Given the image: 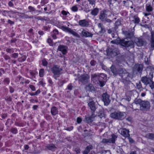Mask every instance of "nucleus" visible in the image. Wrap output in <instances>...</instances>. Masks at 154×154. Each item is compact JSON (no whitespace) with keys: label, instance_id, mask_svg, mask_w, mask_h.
Here are the masks:
<instances>
[{"label":"nucleus","instance_id":"f257e3e1","mask_svg":"<svg viewBox=\"0 0 154 154\" xmlns=\"http://www.w3.org/2000/svg\"><path fill=\"white\" fill-rule=\"evenodd\" d=\"M134 103L140 106V110L143 111H146L149 110L150 107V103L147 101H143L140 99H135Z\"/></svg>","mask_w":154,"mask_h":154},{"label":"nucleus","instance_id":"f03ea898","mask_svg":"<svg viewBox=\"0 0 154 154\" xmlns=\"http://www.w3.org/2000/svg\"><path fill=\"white\" fill-rule=\"evenodd\" d=\"M119 75L122 77L123 82L126 84L130 82L132 79L131 75L126 71H124L122 69H120L119 70Z\"/></svg>","mask_w":154,"mask_h":154},{"label":"nucleus","instance_id":"7ed1b4c3","mask_svg":"<svg viewBox=\"0 0 154 154\" xmlns=\"http://www.w3.org/2000/svg\"><path fill=\"white\" fill-rule=\"evenodd\" d=\"M126 116V114L125 112H114L110 114V116L112 118L120 120L123 119Z\"/></svg>","mask_w":154,"mask_h":154},{"label":"nucleus","instance_id":"20e7f679","mask_svg":"<svg viewBox=\"0 0 154 154\" xmlns=\"http://www.w3.org/2000/svg\"><path fill=\"white\" fill-rule=\"evenodd\" d=\"M106 52L107 55H110L112 57L115 56L119 53V51L116 48L112 49L109 48L106 50Z\"/></svg>","mask_w":154,"mask_h":154},{"label":"nucleus","instance_id":"39448f33","mask_svg":"<svg viewBox=\"0 0 154 154\" xmlns=\"http://www.w3.org/2000/svg\"><path fill=\"white\" fill-rule=\"evenodd\" d=\"M153 77V75L152 73H150L148 77H147L146 76L142 77L141 78V81L146 86L149 83V82H150Z\"/></svg>","mask_w":154,"mask_h":154},{"label":"nucleus","instance_id":"423d86ee","mask_svg":"<svg viewBox=\"0 0 154 154\" xmlns=\"http://www.w3.org/2000/svg\"><path fill=\"white\" fill-rule=\"evenodd\" d=\"M89 79V76L87 74L82 75L79 77V81L83 84H87Z\"/></svg>","mask_w":154,"mask_h":154},{"label":"nucleus","instance_id":"0eeeda50","mask_svg":"<svg viewBox=\"0 0 154 154\" xmlns=\"http://www.w3.org/2000/svg\"><path fill=\"white\" fill-rule=\"evenodd\" d=\"M61 29H62L63 31L65 32H68L77 37L79 38L80 37V36L78 34L73 31L69 27H65L64 26H62L61 27Z\"/></svg>","mask_w":154,"mask_h":154},{"label":"nucleus","instance_id":"6e6552de","mask_svg":"<svg viewBox=\"0 0 154 154\" xmlns=\"http://www.w3.org/2000/svg\"><path fill=\"white\" fill-rule=\"evenodd\" d=\"M103 100L104 102L105 105H108L110 102L109 96L107 93H104L102 95Z\"/></svg>","mask_w":154,"mask_h":154},{"label":"nucleus","instance_id":"1a4fd4ad","mask_svg":"<svg viewBox=\"0 0 154 154\" xmlns=\"http://www.w3.org/2000/svg\"><path fill=\"white\" fill-rule=\"evenodd\" d=\"M51 70L54 75H59L60 74V72L62 70V69L57 66H55L51 68Z\"/></svg>","mask_w":154,"mask_h":154},{"label":"nucleus","instance_id":"9d476101","mask_svg":"<svg viewBox=\"0 0 154 154\" xmlns=\"http://www.w3.org/2000/svg\"><path fill=\"white\" fill-rule=\"evenodd\" d=\"M118 131L119 133L125 137L130 136V134H129V131L128 130L125 128L120 129Z\"/></svg>","mask_w":154,"mask_h":154},{"label":"nucleus","instance_id":"9b49d317","mask_svg":"<svg viewBox=\"0 0 154 154\" xmlns=\"http://www.w3.org/2000/svg\"><path fill=\"white\" fill-rule=\"evenodd\" d=\"M88 105L92 112H94L96 108L95 103L92 99H89L88 102Z\"/></svg>","mask_w":154,"mask_h":154},{"label":"nucleus","instance_id":"f8f14e48","mask_svg":"<svg viewBox=\"0 0 154 154\" xmlns=\"http://www.w3.org/2000/svg\"><path fill=\"white\" fill-rule=\"evenodd\" d=\"M133 44L134 42L132 41H126L125 39H121V45L123 46L128 47L133 45Z\"/></svg>","mask_w":154,"mask_h":154},{"label":"nucleus","instance_id":"ddd939ff","mask_svg":"<svg viewBox=\"0 0 154 154\" xmlns=\"http://www.w3.org/2000/svg\"><path fill=\"white\" fill-rule=\"evenodd\" d=\"M66 49L67 47L66 46L60 45L59 46L58 50L61 51L63 54H65L67 53Z\"/></svg>","mask_w":154,"mask_h":154},{"label":"nucleus","instance_id":"4468645a","mask_svg":"<svg viewBox=\"0 0 154 154\" xmlns=\"http://www.w3.org/2000/svg\"><path fill=\"white\" fill-rule=\"evenodd\" d=\"M110 68L111 71L113 73L114 75L116 76L118 74H119V69L118 70H117L114 66L112 65V66L110 67Z\"/></svg>","mask_w":154,"mask_h":154},{"label":"nucleus","instance_id":"2eb2a0df","mask_svg":"<svg viewBox=\"0 0 154 154\" xmlns=\"http://www.w3.org/2000/svg\"><path fill=\"white\" fill-rule=\"evenodd\" d=\"M143 66L142 64H137L134 66V69L139 72H141L143 70Z\"/></svg>","mask_w":154,"mask_h":154},{"label":"nucleus","instance_id":"dca6fc26","mask_svg":"<svg viewBox=\"0 0 154 154\" xmlns=\"http://www.w3.org/2000/svg\"><path fill=\"white\" fill-rule=\"evenodd\" d=\"M135 42L138 46H141L145 44V42L142 39L139 38H136L135 39Z\"/></svg>","mask_w":154,"mask_h":154},{"label":"nucleus","instance_id":"f3484780","mask_svg":"<svg viewBox=\"0 0 154 154\" xmlns=\"http://www.w3.org/2000/svg\"><path fill=\"white\" fill-rule=\"evenodd\" d=\"M79 24L80 26L82 27H87L89 25L88 22L85 20H80Z\"/></svg>","mask_w":154,"mask_h":154},{"label":"nucleus","instance_id":"a211bd4d","mask_svg":"<svg viewBox=\"0 0 154 154\" xmlns=\"http://www.w3.org/2000/svg\"><path fill=\"white\" fill-rule=\"evenodd\" d=\"M103 76H104V75L103 74H101L100 75L94 74L92 75L91 78L93 79V81L97 79L100 80H101V78H103Z\"/></svg>","mask_w":154,"mask_h":154},{"label":"nucleus","instance_id":"6ab92c4d","mask_svg":"<svg viewBox=\"0 0 154 154\" xmlns=\"http://www.w3.org/2000/svg\"><path fill=\"white\" fill-rule=\"evenodd\" d=\"M46 147L48 150H51L52 151H54L55 150H56L57 149V147L53 144L47 145L46 146Z\"/></svg>","mask_w":154,"mask_h":154},{"label":"nucleus","instance_id":"aec40b11","mask_svg":"<svg viewBox=\"0 0 154 154\" xmlns=\"http://www.w3.org/2000/svg\"><path fill=\"white\" fill-rule=\"evenodd\" d=\"M106 11L104 10L101 11L100 13V15L99 17L100 19L102 21H104V20L106 17L107 14H106Z\"/></svg>","mask_w":154,"mask_h":154},{"label":"nucleus","instance_id":"412c9836","mask_svg":"<svg viewBox=\"0 0 154 154\" xmlns=\"http://www.w3.org/2000/svg\"><path fill=\"white\" fill-rule=\"evenodd\" d=\"M82 34L83 36L85 37H92L93 34L83 29L82 32Z\"/></svg>","mask_w":154,"mask_h":154},{"label":"nucleus","instance_id":"4be33fe9","mask_svg":"<svg viewBox=\"0 0 154 154\" xmlns=\"http://www.w3.org/2000/svg\"><path fill=\"white\" fill-rule=\"evenodd\" d=\"M131 20L135 23H138L140 22V19L137 16H134L131 18Z\"/></svg>","mask_w":154,"mask_h":154},{"label":"nucleus","instance_id":"5701e85b","mask_svg":"<svg viewBox=\"0 0 154 154\" xmlns=\"http://www.w3.org/2000/svg\"><path fill=\"white\" fill-rule=\"evenodd\" d=\"M85 88L86 90L88 91H92L95 90L94 86L91 84L87 85Z\"/></svg>","mask_w":154,"mask_h":154},{"label":"nucleus","instance_id":"b1692460","mask_svg":"<svg viewBox=\"0 0 154 154\" xmlns=\"http://www.w3.org/2000/svg\"><path fill=\"white\" fill-rule=\"evenodd\" d=\"M93 149V146L91 145H90L87 146L85 150L83 152V154H88L90 150L92 149Z\"/></svg>","mask_w":154,"mask_h":154},{"label":"nucleus","instance_id":"393cba45","mask_svg":"<svg viewBox=\"0 0 154 154\" xmlns=\"http://www.w3.org/2000/svg\"><path fill=\"white\" fill-rule=\"evenodd\" d=\"M124 33L125 34L127 38H131L134 35L133 33L130 31H125L124 32Z\"/></svg>","mask_w":154,"mask_h":154},{"label":"nucleus","instance_id":"a878e982","mask_svg":"<svg viewBox=\"0 0 154 154\" xmlns=\"http://www.w3.org/2000/svg\"><path fill=\"white\" fill-rule=\"evenodd\" d=\"M117 138V137L116 135L113 134L112 135V137L110 139H107L108 143H114L115 139Z\"/></svg>","mask_w":154,"mask_h":154},{"label":"nucleus","instance_id":"bb28decb","mask_svg":"<svg viewBox=\"0 0 154 154\" xmlns=\"http://www.w3.org/2000/svg\"><path fill=\"white\" fill-rule=\"evenodd\" d=\"M136 88L137 89L139 90L140 91H143V88L142 86L141 83L140 81H139L138 82L136 83Z\"/></svg>","mask_w":154,"mask_h":154},{"label":"nucleus","instance_id":"cd10ccee","mask_svg":"<svg viewBox=\"0 0 154 154\" xmlns=\"http://www.w3.org/2000/svg\"><path fill=\"white\" fill-rule=\"evenodd\" d=\"M58 111L57 109L55 106H54L51 109V112L53 115H55L58 113Z\"/></svg>","mask_w":154,"mask_h":154},{"label":"nucleus","instance_id":"c85d7f7f","mask_svg":"<svg viewBox=\"0 0 154 154\" xmlns=\"http://www.w3.org/2000/svg\"><path fill=\"white\" fill-rule=\"evenodd\" d=\"M99 12V9L97 8L94 9L91 12V14L92 15H96Z\"/></svg>","mask_w":154,"mask_h":154},{"label":"nucleus","instance_id":"c756f323","mask_svg":"<svg viewBox=\"0 0 154 154\" xmlns=\"http://www.w3.org/2000/svg\"><path fill=\"white\" fill-rule=\"evenodd\" d=\"M146 137L150 139H154V134L153 133H148L146 135Z\"/></svg>","mask_w":154,"mask_h":154},{"label":"nucleus","instance_id":"7c9ffc66","mask_svg":"<svg viewBox=\"0 0 154 154\" xmlns=\"http://www.w3.org/2000/svg\"><path fill=\"white\" fill-rule=\"evenodd\" d=\"M111 43L113 44H121V39L120 38H117L116 40H112Z\"/></svg>","mask_w":154,"mask_h":154},{"label":"nucleus","instance_id":"2f4dec72","mask_svg":"<svg viewBox=\"0 0 154 154\" xmlns=\"http://www.w3.org/2000/svg\"><path fill=\"white\" fill-rule=\"evenodd\" d=\"M151 47L152 49L151 50H152L154 49V36L152 34V37L151 38Z\"/></svg>","mask_w":154,"mask_h":154},{"label":"nucleus","instance_id":"473e14b6","mask_svg":"<svg viewBox=\"0 0 154 154\" xmlns=\"http://www.w3.org/2000/svg\"><path fill=\"white\" fill-rule=\"evenodd\" d=\"M26 57L25 56H22L20 58H19L18 59V60L19 62H23L26 59Z\"/></svg>","mask_w":154,"mask_h":154},{"label":"nucleus","instance_id":"72a5a7b5","mask_svg":"<svg viewBox=\"0 0 154 154\" xmlns=\"http://www.w3.org/2000/svg\"><path fill=\"white\" fill-rule=\"evenodd\" d=\"M152 8L150 5L146 6V10L148 12H151L152 11Z\"/></svg>","mask_w":154,"mask_h":154},{"label":"nucleus","instance_id":"f704fd0d","mask_svg":"<svg viewBox=\"0 0 154 154\" xmlns=\"http://www.w3.org/2000/svg\"><path fill=\"white\" fill-rule=\"evenodd\" d=\"M44 70L43 69H42L39 71V76L41 77H43L44 75Z\"/></svg>","mask_w":154,"mask_h":154},{"label":"nucleus","instance_id":"c9c22d12","mask_svg":"<svg viewBox=\"0 0 154 154\" xmlns=\"http://www.w3.org/2000/svg\"><path fill=\"white\" fill-rule=\"evenodd\" d=\"M149 86L152 89L154 88V82H153L152 80L149 82Z\"/></svg>","mask_w":154,"mask_h":154},{"label":"nucleus","instance_id":"e433bc0d","mask_svg":"<svg viewBox=\"0 0 154 154\" xmlns=\"http://www.w3.org/2000/svg\"><path fill=\"white\" fill-rule=\"evenodd\" d=\"M35 18L37 19L38 20H49V19L48 18H47L46 19H45V17L42 18V17H35Z\"/></svg>","mask_w":154,"mask_h":154},{"label":"nucleus","instance_id":"4c0bfd02","mask_svg":"<svg viewBox=\"0 0 154 154\" xmlns=\"http://www.w3.org/2000/svg\"><path fill=\"white\" fill-rule=\"evenodd\" d=\"M93 120L91 119L90 117L86 118V122L87 123H90L92 122Z\"/></svg>","mask_w":154,"mask_h":154},{"label":"nucleus","instance_id":"58836bf2","mask_svg":"<svg viewBox=\"0 0 154 154\" xmlns=\"http://www.w3.org/2000/svg\"><path fill=\"white\" fill-rule=\"evenodd\" d=\"M102 78H101V80H98V81L100 83V86L101 87L103 86L105 84V82L104 81H102Z\"/></svg>","mask_w":154,"mask_h":154},{"label":"nucleus","instance_id":"ea45409f","mask_svg":"<svg viewBox=\"0 0 154 154\" xmlns=\"http://www.w3.org/2000/svg\"><path fill=\"white\" fill-rule=\"evenodd\" d=\"M98 116H99L100 118L102 117H104L105 115L103 112H100L98 113Z\"/></svg>","mask_w":154,"mask_h":154},{"label":"nucleus","instance_id":"a19ab883","mask_svg":"<svg viewBox=\"0 0 154 154\" xmlns=\"http://www.w3.org/2000/svg\"><path fill=\"white\" fill-rule=\"evenodd\" d=\"M75 151L76 154H79L80 153V149L79 148H76L75 149Z\"/></svg>","mask_w":154,"mask_h":154},{"label":"nucleus","instance_id":"79ce46f5","mask_svg":"<svg viewBox=\"0 0 154 154\" xmlns=\"http://www.w3.org/2000/svg\"><path fill=\"white\" fill-rule=\"evenodd\" d=\"M42 64L44 66H45L47 65L48 62L45 60H42Z\"/></svg>","mask_w":154,"mask_h":154},{"label":"nucleus","instance_id":"37998d69","mask_svg":"<svg viewBox=\"0 0 154 154\" xmlns=\"http://www.w3.org/2000/svg\"><path fill=\"white\" fill-rule=\"evenodd\" d=\"M48 42L50 45L52 46L53 45V42L51 39L48 38Z\"/></svg>","mask_w":154,"mask_h":154},{"label":"nucleus","instance_id":"c03bdc74","mask_svg":"<svg viewBox=\"0 0 154 154\" xmlns=\"http://www.w3.org/2000/svg\"><path fill=\"white\" fill-rule=\"evenodd\" d=\"M18 56V54L17 53H14L11 55V56L14 58H16Z\"/></svg>","mask_w":154,"mask_h":154},{"label":"nucleus","instance_id":"a18cd8bd","mask_svg":"<svg viewBox=\"0 0 154 154\" xmlns=\"http://www.w3.org/2000/svg\"><path fill=\"white\" fill-rule=\"evenodd\" d=\"M4 57L6 60H10L11 59L10 57L7 55H5L4 56Z\"/></svg>","mask_w":154,"mask_h":154},{"label":"nucleus","instance_id":"49530a36","mask_svg":"<svg viewBox=\"0 0 154 154\" xmlns=\"http://www.w3.org/2000/svg\"><path fill=\"white\" fill-rule=\"evenodd\" d=\"M72 10L74 11H76L78 10V8L76 6H74L72 7Z\"/></svg>","mask_w":154,"mask_h":154},{"label":"nucleus","instance_id":"de8ad7c7","mask_svg":"<svg viewBox=\"0 0 154 154\" xmlns=\"http://www.w3.org/2000/svg\"><path fill=\"white\" fill-rule=\"evenodd\" d=\"M28 8L30 10V11H34L35 10V9L33 7L30 6Z\"/></svg>","mask_w":154,"mask_h":154},{"label":"nucleus","instance_id":"09e8293b","mask_svg":"<svg viewBox=\"0 0 154 154\" xmlns=\"http://www.w3.org/2000/svg\"><path fill=\"white\" fill-rule=\"evenodd\" d=\"M96 62L94 60H92L90 62V64L91 66H94L95 65Z\"/></svg>","mask_w":154,"mask_h":154},{"label":"nucleus","instance_id":"8fccbe9b","mask_svg":"<svg viewBox=\"0 0 154 154\" xmlns=\"http://www.w3.org/2000/svg\"><path fill=\"white\" fill-rule=\"evenodd\" d=\"M6 51L7 52L9 53H11L12 52H14V51H12V49L11 48H7L6 50Z\"/></svg>","mask_w":154,"mask_h":154},{"label":"nucleus","instance_id":"3c124183","mask_svg":"<svg viewBox=\"0 0 154 154\" xmlns=\"http://www.w3.org/2000/svg\"><path fill=\"white\" fill-rule=\"evenodd\" d=\"M89 3L91 5H93L94 4L95 1L94 0H88Z\"/></svg>","mask_w":154,"mask_h":154},{"label":"nucleus","instance_id":"603ef678","mask_svg":"<svg viewBox=\"0 0 154 154\" xmlns=\"http://www.w3.org/2000/svg\"><path fill=\"white\" fill-rule=\"evenodd\" d=\"M82 119L80 117H78L77 119V121L78 123H80L81 122Z\"/></svg>","mask_w":154,"mask_h":154},{"label":"nucleus","instance_id":"864d4df0","mask_svg":"<svg viewBox=\"0 0 154 154\" xmlns=\"http://www.w3.org/2000/svg\"><path fill=\"white\" fill-rule=\"evenodd\" d=\"M29 87L32 90V91H34L35 90V87L33 85H31L29 86Z\"/></svg>","mask_w":154,"mask_h":154},{"label":"nucleus","instance_id":"5fc2aeb1","mask_svg":"<svg viewBox=\"0 0 154 154\" xmlns=\"http://www.w3.org/2000/svg\"><path fill=\"white\" fill-rule=\"evenodd\" d=\"M102 142L103 143H108L107 139H104L102 141Z\"/></svg>","mask_w":154,"mask_h":154},{"label":"nucleus","instance_id":"6e6d98bb","mask_svg":"<svg viewBox=\"0 0 154 154\" xmlns=\"http://www.w3.org/2000/svg\"><path fill=\"white\" fill-rule=\"evenodd\" d=\"M61 13L63 15H66L67 14V12L64 10L62 11Z\"/></svg>","mask_w":154,"mask_h":154},{"label":"nucleus","instance_id":"4d7b16f0","mask_svg":"<svg viewBox=\"0 0 154 154\" xmlns=\"http://www.w3.org/2000/svg\"><path fill=\"white\" fill-rule=\"evenodd\" d=\"M72 87H73L71 85H68L67 87L68 89L70 90L72 89Z\"/></svg>","mask_w":154,"mask_h":154},{"label":"nucleus","instance_id":"13d9d810","mask_svg":"<svg viewBox=\"0 0 154 154\" xmlns=\"http://www.w3.org/2000/svg\"><path fill=\"white\" fill-rule=\"evenodd\" d=\"M11 132L14 133H16L17 132V130L14 128L11 129Z\"/></svg>","mask_w":154,"mask_h":154},{"label":"nucleus","instance_id":"bf43d9fd","mask_svg":"<svg viewBox=\"0 0 154 154\" xmlns=\"http://www.w3.org/2000/svg\"><path fill=\"white\" fill-rule=\"evenodd\" d=\"M73 128V127L72 126H71L69 128H68L66 129V130L69 131H71Z\"/></svg>","mask_w":154,"mask_h":154},{"label":"nucleus","instance_id":"052dcab7","mask_svg":"<svg viewBox=\"0 0 154 154\" xmlns=\"http://www.w3.org/2000/svg\"><path fill=\"white\" fill-rule=\"evenodd\" d=\"M8 23L11 25L13 24L14 23V22L10 20L8 21Z\"/></svg>","mask_w":154,"mask_h":154},{"label":"nucleus","instance_id":"680f3d73","mask_svg":"<svg viewBox=\"0 0 154 154\" xmlns=\"http://www.w3.org/2000/svg\"><path fill=\"white\" fill-rule=\"evenodd\" d=\"M105 32V29L103 28V27H102L101 28V31L100 32Z\"/></svg>","mask_w":154,"mask_h":154},{"label":"nucleus","instance_id":"e2e57ef3","mask_svg":"<svg viewBox=\"0 0 154 154\" xmlns=\"http://www.w3.org/2000/svg\"><path fill=\"white\" fill-rule=\"evenodd\" d=\"M95 116V114L93 113L90 116V118H91V119H93L94 118V117Z\"/></svg>","mask_w":154,"mask_h":154},{"label":"nucleus","instance_id":"0e129e2a","mask_svg":"<svg viewBox=\"0 0 154 154\" xmlns=\"http://www.w3.org/2000/svg\"><path fill=\"white\" fill-rule=\"evenodd\" d=\"M128 139L130 142H131V143H132L134 142V141L132 138L129 137Z\"/></svg>","mask_w":154,"mask_h":154},{"label":"nucleus","instance_id":"69168bd1","mask_svg":"<svg viewBox=\"0 0 154 154\" xmlns=\"http://www.w3.org/2000/svg\"><path fill=\"white\" fill-rule=\"evenodd\" d=\"M4 81L5 82H6L7 84H8L9 83V80L8 79H5L4 80Z\"/></svg>","mask_w":154,"mask_h":154},{"label":"nucleus","instance_id":"338daca9","mask_svg":"<svg viewBox=\"0 0 154 154\" xmlns=\"http://www.w3.org/2000/svg\"><path fill=\"white\" fill-rule=\"evenodd\" d=\"M29 146L28 145H25L24 146L25 149L26 150H27L29 149Z\"/></svg>","mask_w":154,"mask_h":154},{"label":"nucleus","instance_id":"774afa93","mask_svg":"<svg viewBox=\"0 0 154 154\" xmlns=\"http://www.w3.org/2000/svg\"><path fill=\"white\" fill-rule=\"evenodd\" d=\"M130 154H137L136 151H131Z\"/></svg>","mask_w":154,"mask_h":154}]
</instances>
